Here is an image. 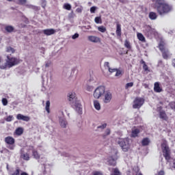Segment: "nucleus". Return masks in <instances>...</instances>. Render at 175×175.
<instances>
[{
    "instance_id": "nucleus-27",
    "label": "nucleus",
    "mask_w": 175,
    "mask_h": 175,
    "mask_svg": "<svg viewBox=\"0 0 175 175\" xmlns=\"http://www.w3.org/2000/svg\"><path fill=\"white\" fill-rule=\"evenodd\" d=\"M21 158H22V159H24V161H29V154L22 153L21 155Z\"/></svg>"
},
{
    "instance_id": "nucleus-55",
    "label": "nucleus",
    "mask_w": 175,
    "mask_h": 175,
    "mask_svg": "<svg viewBox=\"0 0 175 175\" xmlns=\"http://www.w3.org/2000/svg\"><path fill=\"white\" fill-rule=\"evenodd\" d=\"M87 89H88V91H92L93 88L92 86H88Z\"/></svg>"
},
{
    "instance_id": "nucleus-17",
    "label": "nucleus",
    "mask_w": 175,
    "mask_h": 175,
    "mask_svg": "<svg viewBox=\"0 0 175 175\" xmlns=\"http://www.w3.org/2000/svg\"><path fill=\"white\" fill-rule=\"evenodd\" d=\"M77 98L76 97V93H71L69 94L68 96V100L69 102H72V103H75V102H77Z\"/></svg>"
},
{
    "instance_id": "nucleus-43",
    "label": "nucleus",
    "mask_w": 175,
    "mask_h": 175,
    "mask_svg": "<svg viewBox=\"0 0 175 175\" xmlns=\"http://www.w3.org/2000/svg\"><path fill=\"white\" fill-rule=\"evenodd\" d=\"M60 125H61V126H62V128H66V122H65V121H62L61 122H60Z\"/></svg>"
},
{
    "instance_id": "nucleus-38",
    "label": "nucleus",
    "mask_w": 175,
    "mask_h": 175,
    "mask_svg": "<svg viewBox=\"0 0 175 175\" xmlns=\"http://www.w3.org/2000/svg\"><path fill=\"white\" fill-rule=\"evenodd\" d=\"M5 120L7 122H10L11 121H13V116H8Z\"/></svg>"
},
{
    "instance_id": "nucleus-33",
    "label": "nucleus",
    "mask_w": 175,
    "mask_h": 175,
    "mask_svg": "<svg viewBox=\"0 0 175 175\" xmlns=\"http://www.w3.org/2000/svg\"><path fill=\"white\" fill-rule=\"evenodd\" d=\"M109 163L110 166H116L117 165V162L116 161V159H111L109 161Z\"/></svg>"
},
{
    "instance_id": "nucleus-12",
    "label": "nucleus",
    "mask_w": 175,
    "mask_h": 175,
    "mask_svg": "<svg viewBox=\"0 0 175 175\" xmlns=\"http://www.w3.org/2000/svg\"><path fill=\"white\" fill-rule=\"evenodd\" d=\"M75 107L76 111H77L79 114H81L83 111V107H81V103H80V102L79 101H75Z\"/></svg>"
},
{
    "instance_id": "nucleus-64",
    "label": "nucleus",
    "mask_w": 175,
    "mask_h": 175,
    "mask_svg": "<svg viewBox=\"0 0 175 175\" xmlns=\"http://www.w3.org/2000/svg\"><path fill=\"white\" fill-rule=\"evenodd\" d=\"M45 6H46V5H42V8H45Z\"/></svg>"
},
{
    "instance_id": "nucleus-61",
    "label": "nucleus",
    "mask_w": 175,
    "mask_h": 175,
    "mask_svg": "<svg viewBox=\"0 0 175 175\" xmlns=\"http://www.w3.org/2000/svg\"><path fill=\"white\" fill-rule=\"evenodd\" d=\"M45 66L47 68L49 67V64H46Z\"/></svg>"
},
{
    "instance_id": "nucleus-46",
    "label": "nucleus",
    "mask_w": 175,
    "mask_h": 175,
    "mask_svg": "<svg viewBox=\"0 0 175 175\" xmlns=\"http://www.w3.org/2000/svg\"><path fill=\"white\" fill-rule=\"evenodd\" d=\"M96 10V7H95V6H93L90 8L91 13H95Z\"/></svg>"
},
{
    "instance_id": "nucleus-58",
    "label": "nucleus",
    "mask_w": 175,
    "mask_h": 175,
    "mask_svg": "<svg viewBox=\"0 0 175 175\" xmlns=\"http://www.w3.org/2000/svg\"><path fill=\"white\" fill-rule=\"evenodd\" d=\"M173 167L175 169V159L173 161Z\"/></svg>"
},
{
    "instance_id": "nucleus-42",
    "label": "nucleus",
    "mask_w": 175,
    "mask_h": 175,
    "mask_svg": "<svg viewBox=\"0 0 175 175\" xmlns=\"http://www.w3.org/2000/svg\"><path fill=\"white\" fill-rule=\"evenodd\" d=\"M108 70L110 73H114V72H117V68H111L109 67Z\"/></svg>"
},
{
    "instance_id": "nucleus-48",
    "label": "nucleus",
    "mask_w": 175,
    "mask_h": 175,
    "mask_svg": "<svg viewBox=\"0 0 175 175\" xmlns=\"http://www.w3.org/2000/svg\"><path fill=\"white\" fill-rule=\"evenodd\" d=\"M156 175H165V171L163 170H160L157 172Z\"/></svg>"
},
{
    "instance_id": "nucleus-16",
    "label": "nucleus",
    "mask_w": 175,
    "mask_h": 175,
    "mask_svg": "<svg viewBox=\"0 0 175 175\" xmlns=\"http://www.w3.org/2000/svg\"><path fill=\"white\" fill-rule=\"evenodd\" d=\"M154 92H162L163 90H162V88H161L159 82H155L154 84Z\"/></svg>"
},
{
    "instance_id": "nucleus-2",
    "label": "nucleus",
    "mask_w": 175,
    "mask_h": 175,
    "mask_svg": "<svg viewBox=\"0 0 175 175\" xmlns=\"http://www.w3.org/2000/svg\"><path fill=\"white\" fill-rule=\"evenodd\" d=\"M116 142L124 152H128L131 150V144L128 138H118Z\"/></svg>"
},
{
    "instance_id": "nucleus-63",
    "label": "nucleus",
    "mask_w": 175,
    "mask_h": 175,
    "mask_svg": "<svg viewBox=\"0 0 175 175\" xmlns=\"http://www.w3.org/2000/svg\"><path fill=\"white\" fill-rule=\"evenodd\" d=\"M163 103H162V102H160V105H163Z\"/></svg>"
},
{
    "instance_id": "nucleus-54",
    "label": "nucleus",
    "mask_w": 175,
    "mask_h": 175,
    "mask_svg": "<svg viewBox=\"0 0 175 175\" xmlns=\"http://www.w3.org/2000/svg\"><path fill=\"white\" fill-rule=\"evenodd\" d=\"M110 129H107V130H106V135H110Z\"/></svg>"
},
{
    "instance_id": "nucleus-53",
    "label": "nucleus",
    "mask_w": 175,
    "mask_h": 175,
    "mask_svg": "<svg viewBox=\"0 0 175 175\" xmlns=\"http://www.w3.org/2000/svg\"><path fill=\"white\" fill-rule=\"evenodd\" d=\"M72 39H77L79 38V33H75V35L72 36Z\"/></svg>"
},
{
    "instance_id": "nucleus-25",
    "label": "nucleus",
    "mask_w": 175,
    "mask_h": 175,
    "mask_svg": "<svg viewBox=\"0 0 175 175\" xmlns=\"http://www.w3.org/2000/svg\"><path fill=\"white\" fill-rule=\"evenodd\" d=\"M5 29L7 32L11 33V32H13L14 31V27L12 25H7L5 26Z\"/></svg>"
},
{
    "instance_id": "nucleus-36",
    "label": "nucleus",
    "mask_w": 175,
    "mask_h": 175,
    "mask_svg": "<svg viewBox=\"0 0 175 175\" xmlns=\"http://www.w3.org/2000/svg\"><path fill=\"white\" fill-rule=\"evenodd\" d=\"M1 102H2L3 106H8V102L6 98H3L1 100Z\"/></svg>"
},
{
    "instance_id": "nucleus-5",
    "label": "nucleus",
    "mask_w": 175,
    "mask_h": 175,
    "mask_svg": "<svg viewBox=\"0 0 175 175\" xmlns=\"http://www.w3.org/2000/svg\"><path fill=\"white\" fill-rule=\"evenodd\" d=\"M161 148L163 151V155L167 162L170 161V149H169V146H167V143L164 142L161 144Z\"/></svg>"
},
{
    "instance_id": "nucleus-40",
    "label": "nucleus",
    "mask_w": 175,
    "mask_h": 175,
    "mask_svg": "<svg viewBox=\"0 0 175 175\" xmlns=\"http://www.w3.org/2000/svg\"><path fill=\"white\" fill-rule=\"evenodd\" d=\"M116 72V73L115 76L116 77H118V76H121L122 75V72H121V70H120L118 69H117V70Z\"/></svg>"
},
{
    "instance_id": "nucleus-21",
    "label": "nucleus",
    "mask_w": 175,
    "mask_h": 175,
    "mask_svg": "<svg viewBox=\"0 0 175 175\" xmlns=\"http://www.w3.org/2000/svg\"><path fill=\"white\" fill-rule=\"evenodd\" d=\"M116 35L119 38H121V25L120 23H117L116 25Z\"/></svg>"
},
{
    "instance_id": "nucleus-6",
    "label": "nucleus",
    "mask_w": 175,
    "mask_h": 175,
    "mask_svg": "<svg viewBox=\"0 0 175 175\" xmlns=\"http://www.w3.org/2000/svg\"><path fill=\"white\" fill-rule=\"evenodd\" d=\"M20 64V59L14 57H10V56H7L6 65L8 68H13L16 65Z\"/></svg>"
},
{
    "instance_id": "nucleus-52",
    "label": "nucleus",
    "mask_w": 175,
    "mask_h": 175,
    "mask_svg": "<svg viewBox=\"0 0 175 175\" xmlns=\"http://www.w3.org/2000/svg\"><path fill=\"white\" fill-rule=\"evenodd\" d=\"M93 175H103L100 172H94Z\"/></svg>"
},
{
    "instance_id": "nucleus-51",
    "label": "nucleus",
    "mask_w": 175,
    "mask_h": 175,
    "mask_svg": "<svg viewBox=\"0 0 175 175\" xmlns=\"http://www.w3.org/2000/svg\"><path fill=\"white\" fill-rule=\"evenodd\" d=\"M162 109H163L162 106L158 107H157V111L159 113H161V111H165L164 110H162Z\"/></svg>"
},
{
    "instance_id": "nucleus-8",
    "label": "nucleus",
    "mask_w": 175,
    "mask_h": 175,
    "mask_svg": "<svg viewBox=\"0 0 175 175\" xmlns=\"http://www.w3.org/2000/svg\"><path fill=\"white\" fill-rule=\"evenodd\" d=\"M4 142L8 145V148L9 150H14V144L16 143V139L13 137L8 136L5 138Z\"/></svg>"
},
{
    "instance_id": "nucleus-31",
    "label": "nucleus",
    "mask_w": 175,
    "mask_h": 175,
    "mask_svg": "<svg viewBox=\"0 0 175 175\" xmlns=\"http://www.w3.org/2000/svg\"><path fill=\"white\" fill-rule=\"evenodd\" d=\"M45 109L46 110L47 113L49 114V113H50V100L46 101Z\"/></svg>"
},
{
    "instance_id": "nucleus-10",
    "label": "nucleus",
    "mask_w": 175,
    "mask_h": 175,
    "mask_svg": "<svg viewBox=\"0 0 175 175\" xmlns=\"http://www.w3.org/2000/svg\"><path fill=\"white\" fill-rule=\"evenodd\" d=\"M112 98L113 95L111 94V92L109 91L105 92L103 99L104 103H110V102H111Z\"/></svg>"
},
{
    "instance_id": "nucleus-57",
    "label": "nucleus",
    "mask_w": 175,
    "mask_h": 175,
    "mask_svg": "<svg viewBox=\"0 0 175 175\" xmlns=\"http://www.w3.org/2000/svg\"><path fill=\"white\" fill-rule=\"evenodd\" d=\"M21 175H29V174H28V173L23 172L21 173Z\"/></svg>"
},
{
    "instance_id": "nucleus-29",
    "label": "nucleus",
    "mask_w": 175,
    "mask_h": 175,
    "mask_svg": "<svg viewBox=\"0 0 175 175\" xmlns=\"http://www.w3.org/2000/svg\"><path fill=\"white\" fill-rule=\"evenodd\" d=\"M6 53H12V54H14V53H16V49L12 46H8L6 48Z\"/></svg>"
},
{
    "instance_id": "nucleus-49",
    "label": "nucleus",
    "mask_w": 175,
    "mask_h": 175,
    "mask_svg": "<svg viewBox=\"0 0 175 175\" xmlns=\"http://www.w3.org/2000/svg\"><path fill=\"white\" fill-rule=\"evenodd\" d=\"M143 69L145 72H147V70H148V66H147V64L143 65Z\"/></svg>"
},
{
    "instance_id": "nucleus-56",
    "label": "nucleus",
    "mask_w": 175,
    "mask_h": 175,
    "mask_svg": "<svg viewBox=\"0 0 175 175\" xmlns=\"http://www.w3.org/2000/svg\"><path fill=\"white\" fill-rule=\"evenodd\" d=\"M173 105H174V102H172L170 103V106L171 109H173Z\"/></svg>"
},
{
    "instance_id": "nucleus-32",
    "label": "nucleus",
    "mask_w": 175,
    "mask_h": 175,
    "mask_svg": "<svg viewBox=\"0 0 175 175\" xmlns=\"http://www.w3.org/2000/svg\"><path fill=\"white\" fill-rule=\"evenodd\" d=\"M98 31H99V32H102V33H104V32H105L107 31L106 27L100 26L98 27Z\"/></svg>"
},
{
    "instance_id": "nucleus-23",
    "label": "nucleus",
    "mask_w": 175,
    "mask_h": 175,
    "mask_svg": "<svg viewBox=\"0 0 175 175\" xmlns=\"http://www.w3.org/2000/svg\"><path fill=\"white\" fill-rule=\"evenodd\" d=\"M23 133H24V129L21 127L17 128L15 131V134L17 135V136H21Z\"/></svg>"
},
{
    "instance_id": "nucleus-45",
    "label": "nucleus",
    "mask_w": 175,
    "mask_h": 175,
    "mask_svg": "<svg viewBox=\"0 0 175 175\" xmlns=\"http://www.w3.org/2000/svg\"><path fill=\"white\" fill-rule=\"evenodd\" d=\"M12 175H20V169L17 168Z\"/></svg>"
},
{
    "instance_id": "nucleus-15",
    "label": "nucleus",
    "mask_w": 175,
    "mask_h": 175,
    "mask_svg": "<svg viewBox=\"0 0 175 175\" xmlns=\"http://www.w3.org/2000/svg\"><path fill=\"white\" fill-rule=\"evenodd\" d=\"M16 118L18 120H22V121H26V122H28V121H29V120H31V118L29 116H25L21 113H18L16 116Z\"/></svg>"
},
{
    "instance_id": "nucleus-60",
    "label": "nucleus",
    "mask_w": 175,
    "mask_h": 175,
    "mask_svg": "<svg viewBox=\"0 0 175 175\" xmlns=\"http://www.w3.org/2000/svg\"><path fill=\"white\" fill-rule=\"evenodd\" d=\"M141 64H143L144 65H146V62H144V60H142Z\"/></svg>"
},
{
    "instance_id": "nucleus-20",
    "label": "nucleus",
    "mask_w": 175,
    "mask_h": 175,
    "mask_svg": "<svg viewBox=\"0 0 175 175\" xmlns=\"http://www.w3.org/2000/svg\"><path fill=\"white\" fill-rule=\"evenodd\" d=\"M137 38L140 42H142L143 43H146V38L142 33H138L137 34Z\"/></svg>"
},
{
    "instance_id": "nucleus-18",
    "label": "nucleus",
    "mask_w": 175,
    "mask_h": 175,
    "mask_svg": "<svg viewBox=\"0 0 175 175\" xmlns=\"http://www.w3.org/2000/svg\"><path fill=\"white\" fill-rule=\"evenodd\" d=\"M142 146H143V147H146L147 146L150 145V143H151V141L150 140V138L148 137H145L142 140Z\"/></svg>"
},
{
    "instance_id": "nucleus-30",
    "label": "nucleus",
    "mask_w": 175,
    "mask_h": 175,
    "mask_svg": "<svg viewBox=\"0 0 175 175\" xmlns=\"http://www.w3.org/2000/svg\"><path fill=\"white\" fill-rule=\"evenodd\" d=\"M27 8H28L29 9H32L33 10H36V11L39 10V7L33 5H27Z\"/></svg>"
},
{
    "instance_id": "nucleus-22",
    "label": "nucleus",
    "mask_w": 175,
    "mask_h": 175,
    "mask_svg": "<svg viewBox=\"0 0 175 175\" xmlns=\"http://www.w3.org/2000/svg\"><path fill=\"white\" fill-rule=\"evenodd\" d=\"M32 155L35 159H40V154L38 152V150L33 149L32 150Z\"/></svg>"
},
{
    "instance_id": "nucleus-39",
    "label": "nucleus",
    "mask_w": 175,
    "mask_h": 175,
    "mask_svg": "<svg viewBox=\"0 0 175 175\" xmlns=\"http://www.w3.org/2000/svg\"><path fill=\"white\" fill-rule=\"evenodd\" d=\"M18 5H25L27 0H18Z\"/></svg>"
},
{
    "instance_id": "nucleus-1",
    "label": "nucleus",
    "mask_w": 175,
    "mask_h": 175,
    "mask_svg": "<svg viewBox=\"0 0 175 175\" xmlns=\"http://www.w3.org/2000/svg\"><path fill=\"white\" fill-rule=\"evenodd\" d=\"M152 8L157 10L159 16L169 14L172 12L173 7L167 3L165 0H152Z\"/></svg>"
},
{
    "instance_id": "nucleus-9",
    "label": "nucleus",
    "mask_w": 175,
    "mask_h": 175,
    "mask_svg": "<svg viewBox=\"0 0 175 175\" xmlns=\"http://www.w3.org/2000/svg\"><path fill=\"white\" fill-rule=\"evenodd\" d=\"M144 105V98L142 97H136L133 100V108L140 109Z\"/></svg>"
},
{
    "instance_id": "nucleus-62",
    "label": "nucleus",
    "mask_w": 175,
    "mask_h": 175,
    "mask_svg": "<svg viewBox=\"0 0 175 175\" xmlns=\"http://www.w3.org/2000/svg\"><path fill=\"white\" fill-rule=\"evenodd\" d=\"M7 1H8V2H12V1H13V0H7Z\"/></svg>"
},
{
    "instance_id": "nucleus-11",
    "label": "nucleus",
    "mask_w": 175,
    "mask_h": 175,
    "mask_svg": "<svg viewBox=\"0 0 175 175\" xmlns=\"http://www.w3.org/2000/svg\"><path fill=\"white\" fill-rule=\"evenodd\" d=\"M88 39L90 42L92 43H100V38L95 36H89Z\"/></svg>"
},
{
    "instance_id": "nucleus-28",
    "label": "nucleus",
    "mask_w": 175,
    "mask_h": 175,
    "mask_svg": "<svg viewBox=\"0 0 175 175\" xmlns=\"http://www.w3.org/2000/svg\"><path fill=\"white\" fill-rule=\"evenodd\" d=\"M124 47L128 49V50H131L132 49V46L131 45V42L128 40H124Z\"/></svg>"
},
{
    "instance_id": "nucleus-35",
    "label": "nucleus",
    "mask_w": 175,
    "mask_h": 175,
    "mask_svg": "<svg viewBox=\"0 0 175 175\" xmlns=\"http://www.w3.org/2000/svg\"><path fill=\"white\" fill-rule=\"evenodd\" d=\"M64 9H66V10H72V5L69 3H65L64 5Z\"/></svg>"
},
{
    "instance_id": "nucleus-13",
    "label": "nucleus",
    "mask_w": 175,
    "mask_h": 175,
    "mask_svg": "<svg viewBox=\"0 0 175 175\" xmlns=\"http://www.w3.org/2000/svg\"><path fill=\"white\" fill-rule=\"evenodd\" d=\"M44 35H46V36H50L51 35H54L55 33V29H46L42 31Z\"/></svg>"
},
{
    "instance_id": "nucleus-34",
    "label": "nucleus",
    "mask_w": 175,
    "mask_h": 175,
    "mask_svg": "<svg viewBox=\"0 0 175 175\" xmlns=\"http://www.w3.org/2000/svg\"><path fill=\"white\" fill-rule=\"evenodd\" d=\"M94 21L96 24H102V18L97 16L95 18Z\"/></svg>"
},
{
    "instance_id": "nucleus-24",
    "label": "nucleus",
    "mask_w": 175,
    "mask_h": 175,
    "mask_svg": "<svg viewBox=\"0 0 175 175\" xmlns=\"http://www.w3.org/2000/svg\"><path fill=\"white\" fill-rule=\"evenodd\" d=\"M157 17H158V15H157V13L154 12H150L149 13V18L150 20H157Z\"/></svg>"
},
{
    "instance_id": "nucleus-26",
    "label": "nucleus",
    "mask_w": 175,
    "mask_h": 175,
    "mask_svg": "<svg viewBox=\"0 0 175 175\" xmlns=\"http://www.w3.org/2000/svg\"><path fill=\"white\" fill-rule=\"evenodd\" d=\"M94 106L96 110H100V103H99L98 100L94 101Z\"/></svg>"
},
{
    "instance_id": "nucleus-47",
    "label": "nucleus",
    "mask_w": 175,
    "mask_h": 175,
    "mask_svg": "<svg viewBox=\"0 0 175 175\" xmlns=\"http://www.w3.org/2000/svg\"><path fill=\"white\" fill-rule=\"evenodd\" d=\"M76 12L77 13H81V12H83V7L77 8Z\"/></svg>"
},
{
    "instance_id": "nucleus-14",
    "label": "nucleus",
    "mask_w": 175,
    "mask_h": 175,
    "mask_svg": "<svg viewBox=\"0 0 175 175\" xmlns=\"http://www.w3.org/2000/svg\"><path fill=\"white\" fill-rule=\"evenodd\" d=\"M159 118H161V120H163V121L169 120V117L166 114V111H160V113H159Z\"/></svg>"
},
{
    "instance_id": "nucleus-4",
    "label": "nucleus",
    "mask_w": 175,
    "mask_h": 175,
    "mask_svg": "<svg viewBox=\"0 0 175 175\" xmlns=\"http://www.w3.org/2000/svg\"><path fill=\"white\" fill-rule=\"evenodd\" d=\"M143 33L147 38H151V36H155L158 34L157 30L152 29V27L148 25H146L143 27Z\"/></svg>"
},
{
    "instance_id": "nucleus-44",
    "label": "nucleus",
    "mask_w": 175,
    "mask_h": 175,
    "mask_svg": "<svg viewBox=\"0 0 175 175\" xmlns=\"http://www.w3.org/2000/svg\"><path fill=\"white\" fill-rule=\"evenodd\" d=\"M104 66L105 68H107V69H109L110 68V64L109 63V62H105L104 63Z\"/></svg>"
},
{
    "instance_id": "nucleus-19",
    "label": "nucleus",
    "mask_w": 175,
    "mask_h": 175,
    "mask_svg": "<svg viewBox=\"0 0 175 175\" xmlns=\"http://www.w3.org/2000/svg\"><path fill=\"white\" fill-rule=\"evenodd\" d=\"M139 133H140V129H135L131 131V137H137L139 136Z\"/></svg>"
},
{
    "instance_id": "nucleus-50",
    "label": "nucleus",
    "mask_w": 175,
    "mask_h": 175,
    "mask_svg": "<svg viewBox=\"0 0 175 175\" xmlns=\"http://www.w3.org/2000/svg\"><path fill=\"white\" fill-rule=\"evenodd\" d=\"M106 126H107V124L106 123L103 124V125L98 126V128H100L101 129H105V128H106Z\"/></svg>"
},
{
    "instance_id": "nucleus-37",
    "label": "nucleus",
    "mask_w": 175,
    "mask_h": 175,
    "mask_svg": "<svg viewBox=\"0 0 175 175\" xmlns=\"http://www.w3.org/2000/svg\"><path fill=\"white\" fill-rule=\"evenodd\" d=\"M131 87H133V82L127 83L125 85V90H128Z\"/></svg>"
},
{
    "instance_id": "nucleus-41",
    "label": "nucleus",
    "mask_w": 175,
    "mask_h": 175,
    "mask_svg": "<svg viewBox=\"0 0 175 175\" xmlns=\"http://www.w3.org/2000/svg\"><path fill=\"white\" fill-rule=\"evenodd\" d=\"M75 18V12L71 11V12L68 14V18Z\"/></svg>"
},
{
    "instance_id": "nucleus-7",
    "label": "nucleus",
    "mask_w": 175,
    "mask_h": 175,
    "mask_svg": "<svg viewBox=\"0 0 175 175\" xmlns=\"http://www.w3.org/2000/svg\"><path fill=\"white\" fill-rule=\"evenodd\" d=\"M105 91L106 89L105 88V86L98 87L94 92V98H95V99H99L102 95H104Z\"/></svg>"
},
{
    "instance_id": "nucleus-3",
    "label": "nucleus",
    "mask_w": 175,
    "mask_h": 175,
    "mask_svg": "<svg viewBox=\"0 0 175 175\" xmlns=\"http://www.w3.org/2000/svg\"><path fill=\"white\" fill-rule=\"evenodd\" d=\"M158 49L160 50L162 57L164 59H167L169 58V49H166V42L165 40H160Z\"/></svg>"
},
{
    "instance_id": "nucleus-59",
    "label": "nucleus",
    "mask_w": 175,
    "mask_h": 175,
    "mask_svg": "<svg viewBox=\"0 0 175 175\" xmlns=\"http://www.w3.org/2000/svg\"><path fill=\"white\" fill-rule=\"evenodd\" d=\"M120 1V2L121 3H125V0H119Z\"/></svg>"
}]
</instances>
